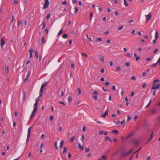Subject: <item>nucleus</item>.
<instances>
[{
  "instance_id": "nucleus-1",
  "label": "nucleus",
  "mask_w": 160,
  "mask_h": 160,
  "mask_svg": "<svg viewBox=\"0 0 160 160\" xmlns=\"http://www.w3.org/2000/svg\"><path fill=\"white\" fill-rule=\"evenodd\" d=\"M32 128V126H31L30 127H29L28 129V136H27V139L26 140V143H27L28 142V141H29V138L30 137V135L31 130V129Z\"/></svg>"
},
{
  "instance_id": "nucleus-2",
  "label": "nucleus",
  "mask_w": 160,
  "mask_h": 160,
  "mask_svg": "<svg viewBox=\"0 0 160 160\" xmlns=\"http://www.w3.org/2000/svg\"><path fill=\"white\" fill-rule=\"evenodd\" d=\"M37 110V108L34 107V109L32 112L30 116V118H32L34 116V115L36 113Z\"/></svg>"
},
{
  "instance_id": "nucleus-3",
  "label": "nucleus",
  "mask_w": 160,
  "mask_h": 160,
  "mask_svg": "<svg viewBox=\"0 0 160 160\" xmlns=\"http://www.w3.org/2000/svg\"><path fill=\"white\" fill-rule=\"evenodd\" d=\"M160 87V84H154V83H153L152 87L151 89V90L152 89H158L159 88V87Z\"/></svg>"
},
{
  "instance_id": "nucleus-4",
  "label": "nucleus",
  "mask_w": 160,
  "mask_h": 160,
  "mask_svg": "<svg viewBox=\"0 0 160 160\" xmlns=\"http://www.w3.org/2000/svg\"><path fill=\"white\" fill-rule=\"evenodd\" d=\"M131 142L137 146H138L139 142L136 139H132L131 140Z\"/></svg>"
},
{
  "instance_id": "nucleus-5",
  "label": "nucleus",
  "mask_w": 160,
  "mask_h": 160,
  "mask_svg": "<svg viewBox=\"0 0 160 160\" xmlns=\"http://www.w3.org/2000/svg\"><path fill=\"white\" fill-rule=\"evenodd\" d=\"M152 16V14L151 12H150L149 14L146 16L147 20V23L150 19Z\"/></svg>"
},
{
  "instance_id": "nucleus-6",
  "label": "nucleus",
  "mask_w": 160,
  "mask_h": 160,
  "mask_svg": "<svg viewBox=\"0 0 160 160\" xmlns=\"http://www.w3.org/2000/svg\"><path fill=\"white\" fill-rule=\"evenodd\" d=\"M49 5V0H45L44 5V8H48Z\"/></svg>"
},
{
  "instance_id": "nucleus-7",
  "label": "nucleus",
  "mask_w": 160,
  "mask_h": 160,
  "mask_svg": "<svg viewBox=\"0 0 160 160\" xmlns=\"http://www.w3.org/2000/svg\"><path fill=\"white\" fill-rule=\"evenodd\" d=\"M39 97H38L36 99V102L34 105V107L38 108V103L40 101Z\"/></svg>"
},
{
  "instance_id": "nucleus-8",
  "label": "nucleus",
  "mask_w": 160,
  "mask_h": 160,
  "mask_svg": "<svg viewBox=\"0 0 160 160\" xmlns=\"http://www.w3.org/2000/svg\"><path fill=\"white\" fill-rule=\"evenodd\" d=\"M108 109H107L104 114H102L101 115V117L103 118H105L108 115Z\"/></svg>"
},
{
  "instance_id": "nucleus-9",
  "label": "nucleus",
  "mask_w": 160,
  "mask_h": 160,
  "mask_svg": "<svg viewBox=\"0 0 160 160\" xmlns=\"http://www.w3.org/2000/svg\"><path fill=\"white\" fill-rule=\"evenodd\" d=\"M131 132V133L129 134L127 136V137L126 138V139L125 140V141L127 139L129 138L132 137L135 134L134 131H132Z\"/></svg>"
},
{
  "instance_id": "nucleus-10",
  "label": "nucleus",
  "mask_w": 160,
  "mask_h": 160,
  "mask_svg": "<svg viewBox=\"0 0 160 160\" xmlns=\"http://www.w3.org/2000/svg\"><path fill=\"white\" fill-rule=\"evenodd\" d=\"M0 42H1V46L2 48H3V46L4 45L5 42L3 38V37H2L1 38V39L0 40Z\"/></svg>"
},
{
  "instance_id": "nucleus-11",
  "label": "nucleus",
  "mask_w": 160,
  "mask_h": 160,
  "mask_svg": "<svg viewBox=\"0 0 160 160\" xmlns=\"http://www.w3.org/2000/svg\"><path fill=\"white\" fill-rule=\"evenodd\" d=\"M99 58L102 62H104V58L103 56H102V55H99Z\"/></svg>"
},
{
  "instance_id": "nucleus-12",
  "label": "nucleus",
  "mask_w": 160,
  "mask_h": 160,
  "mask_svg": "<svg viewBox=\"0 0 160 160\" xmlns=\"http://www.w3.org/2000/svg\"><path fill=\"white\" fill-rule=\"evenodd\" d=\"M47 84H48L47 82H46L45 83H43L41 86V87L40 88V90L43 91V88L45 87L46 86V85H47Z\"/></svg>"
},
{
  "instance_id": "nucleus-13",
  "label": "nucleus",
  "mask_w": 160,
  "mask_h": 160,
  "mask_svg": "<svg viewBox=\"0 0 160 160\" xmlns=\"http://www.w3.org/2000/svg\"><path fill=\"white\" fill-rule=\"evenodd\" d=\"M112 133H115V134L117 135L118 133V131L117 130H114L112 131Z\"/></svg>"
},
{
  "instance_id": "nucleus-14",
  "label": "nucleus",
  "mask_w": 160,
  "mask_h": 160,
  "mask_svg": "<svg viewBox=\"0 0 160 160\" xmlns=\"http://www.w3.org/2000/svg\"><path fill=\"white\" fill-rule=\"evenodd\" d=\"M78 148H80L81 150L82 151L83 148L84 147H82L80 143H79L78 145Z\"/></svg>"
},
{
  "instance_id": "nucleus-15",
  "label": "nucleus",
  "mask_w": 160,
  "mask_h": 160,
  "mask_svg": "<svg viewBox=\"0 0 160 160\" xmlns=\"http://www.w3.org/2000/svg\"><path fill=\"white\" fill-rule=\"evenodd\" d=\"M30 58H31L32 57V53L33 52V50L32 49H30Z\"/></svg>"
},
{
  "instance_id": "nucleus-16",
  "label": "nucleus",
  "mask_w": 160,
  "mask_h": 160,
  "mask_svg": "<svg viewBox=\"0 0 160 160\" xmlns=\"http://www.w3.org/2000/svg\"><path fill=\"white\" fill-rule=\"evenodd\" d=\"M41 41L42 43V44H44L45 42V40L44 39V37H42L41 38Z\"/></svg>"
},
{
  "instance_id": "nucleus-17",
  "label": "nucleus",
  "mask_w": 160,
  "mask_h": 160,
  "mask_svg": "<svg viewBox=\"0 0 160 160\" xmlns=\"http://www.w3.org/2000/svg\"><path fill=\"white\" fill-rule=\"evenodd\" d=\"M121 155L123 157H125L126 156L128 155V154H127V153H125L124 152H121Z\"/></svg>"
},
{
  "instance_id": "nucleus-18",
  "label": "nucleus",
  "mask_w": 160,
  "mask_h": 160,
  "mask_svg": "<svg viewBox=\"0 0 160 160\" xmlns=\"http://www.w3.org/2000/svg\"><path fill=\"white\" fill-rule=\"evenodd\" d=\"M158 32L157 31H156L155 38L156 39H157L158 37Z\"/></svg>"
},
{
  "instance_id": "nucleus-19",
  "label": "nucleus",
  "mask_w": 160,
  "mask_h": 160,
  "mask_svg": "<svg viewBox=\"0 0 160 160\" xmlns=\"http://www.w3.org/2000/svg\"><path fill=\"white\" fill-rule=\"evenodd\" d=\"M64 142V140H62L61 141V142H60V148H62V147L63 146V145Z\"/></svg>"
},
{
  "instance_id": "nucleus-20",
  "label": "nucleus",
  "mask_w": 160,
  "mask_h": 160,
  "mask_svg": "<svg viewBox=\"0 0 160 160\" xmlns=\"http://www.w3.org/2000/svg\"><path fill=\"white\" fill-rule=\"evenodd\" d=\"M43 92V90H40V95H39V96L38 97H39V98H40L42 96Z\"/></svg>"
},
{
  "instance_id": "nucleus-21",
  "label": "nucleus",
  "mask_w": 160,
  "mask_h": 160,
  "mask_svg": "<svg viewBox=\"0 0 160 160\" xmlns=\"http://www.w3.org/2000/svg\"><path fill=\"white\" fill-rule=\"evenodd\" d=\"M67 151V149L66 147H64V150L62 151V152L63 153H65Z\"/></svg>"
},
{
  "instance_id": "nucleus-22",
  "label": "nucleus",
  "mask_w": 160,
  "mask_h": 160,
  "mask_svg": "<svg viewBox=\"0 0 160 160\" xmlns=\"http://www.w3.org/2000/svg\"><path fill=\"white\" fill-rule=\"evenodd\" d=\"M5 72L6 73H8V66L5 67Z\"/></svg>"
},
{
  "instance_id": "nucleus-23",
  "label": "nucleus",
  "mask_w": 160,
  "mask_h": 160,
  "mask_svg": "<svg viewBox=\"0 0 160 160\" xmlns=\"http://www.w3.org/2000/svg\"><path fill=\"white\" fill-rule=\"evenodd\" d=\"M77 91L78 92V95H80L81 94V92L80 89L79 88H77Z\"/></svg>"
},
{
  "instance_id": "nucleus-24",
  "label": "nucleus",
  "mask_w": 160,
  "mask_h": 160,
  "mask_svg": "<svg viewBox=\"0 0 160 160\" xmlns=\"http://www.w3.org/2000/svg\"><path fill=\"white\" fill-rule=\"evenodd\" d=\"M62 37L66 39L68 37V35L67 34H65L62 35Z\"/></svg>"
},
{
  "instance_id": "nucleus-25",
  "label": "nucleus",
  "mask_w": 160,
  "mask_h": 160,
  "mask_svg": "<svg viewBox=\"0 0 160 160\" xmlns=\"http://www.w3.org/2000/svg\"><path fill=\"white\" fill-rule=\"evenodd\" d=\"M158 63H157V62L156 63H154L151 65V67H152L155 68H156V66Z\"/></svg>"
},
{
  "instance_id": "nucleus-26",
  "label": "nucleus",
  "mask_w": 160,
  "mask_h": 160,
  "mask_svg": "<svg viewBox=\"0 0 160 160\" xmlns=\"http://www.w3.org/2000/svg\"><path fill=\"white\" fill-rule=\"evenodd\" d=\"M72 101V97L70 96L68 97V102H71Z\"/></svg>"
},
{
  "instance_id": "nucleus-27",
  "label": "nucleus",
  "mask_w": 160,
  "mask_h": 160,
  "mask_svg": "<svg viewBox=\"0 0 160 160\" xmlns=\"http://www.w3.org/2000/svg\"><path fill=\"white\" fill-rule=\"evenodd\" d=\"M62 33V30L61 29L59 31V33H58V35L59 36Z\"/></svg>"
},
{
  "instance_id": "nucleus-28",
  "label": "nucleus",
  "mask_w": 160,
  "mask_h": 160,
  "mask_svg": "<svg viewBox=\"0 0 160 160\" xmlns=\"http://www.w3.org/2000/svg\"><path fill=\"white\" fill-rule=\"evenodd\" d=\"M42 28L43 29L45 28V26H46V22H42Z\"/></svg>"
},
{
  "instance_id": "nucleus-29",
  "label": "nucleus",
  "mask_w": 160,
  "mask_h": 160,
  "mask_svg": "<svg viewBox=\"0 0 160 160\" xmlns=\"http://www.w3.org/2000/svg\"><path fill=\"white\" fill-rule=\"evenodd\" d=\"M156 112V110L154 109H153L151 111V112L152 114H154Z\"/></svg>"
},
{
  "instance_id": "nucleus-30",
  "label": "nucleus",
  "mask_w": 160,
  "mask_h": 160,
  "mask_svg": "<svg viewBox=\"0 0 160 160\" xmlns=\"http://www.w3.org/2000/svg\"><path fill=\"white\" fill-rule=\"evenodd\" d=\"M160 81L159 80H154L153 81V83H154V84H155L156 83Z\"/></svg>"
},
{
  "instance_id": "nucleus-31",
  "label": "nucleus",
  "mask_w": 160,
  "mask_h": 160,
  "mask_svg": "<svg viewBox=\"0 0 160 160\" xmlns=\"http://www.w3.org/2000/svg\"><path fill=\"white\" fill-rule=\"evenodd\" d=\"M55 148H56V149H57V150L58 149V146H57V142H55Z\"/></svg>"
},
{
  "instance_id": "nucleus-32",
  "label": "nucleus",
  "mask_w": 160,
  "mask_h": 160,
  "mask_svg": "<svg viewBox=\"0 0 160 160\" xmlns=\"http://www.w3.org/2000/svg\"><path fill=\"white\" fill-rule=\"evenodd\" d=\"M22 23V22L20 20H19L18 22V26H19L20 25H21Z\"/></svg>"
},
{
  "instance_id": "nucleus-33",
  "label": "nucleus",
  "mask_w": 160,
  "mask_h": 160,
  "mask_svg": "<svg viewBox=\"0 0 160 160\" xmlns=\"http://www.w3.org/2000/svg\"><path fill=\"white\" fill-rule=\"evenodd\" d=\"M124 4L126 6H128V3H127V2L126 0H124Z\"/></svg>"
},
{
  "instance_id": "nucleus-34",
  "label": "nucleus",
  "mask_w": 160,
  "mask_h": 160,
  "mask_svg": "<svg viewBox=\"0 0 160 160\" xmlns=\"http://www.w3.org/2000/svg\"><path fill=\"white\" fill-rule=\"evenodd\" d=\"M50 14H49L46 17V19L47 20H48L50 18Z\"/></svg>"
},
{
  "instance_id": "nucleus-35",
  "label": "nucleus",
  "mask_w": 160,
  "mask_h": 160,
  "mask_svg": "<svg viewBox=\"0 0 160 160\" xmlns=\"http://www.w3.org/2000/svg\"><path fill=\"white\" fill-rule=\"evenodd\" d=\"M35 57H36V58H38V53L37 52H36V51H35Z\"/></svg>"
},
{
  "instance_id": "nucleus-36",
  "label": "nucleus",
  "mask_w": 160,
  "mask_h": 160,
  "mask_svg": "<svg viewBox=\"0 0 160 160\" xmlns=\"http://www.w3.org/2000/svg\"><path fill=\"white\" fill-rule=\"evenodd\" d=\"M142 147H140L138 150H137V151H136V152H135L133 154H134L136 153H137V152H138L139 151L142 149Z\"/></svg>"
},
{
  "instance_id": "nucleus-37",
  "label": "nucleus",
  "mask_w": 160,
  "mask_h": 160,
  "mask_svg": "<svg viewBox=\"0 0 160 160\" xmlns=\"http://www.w3.org/2000/svg\"><path fill=\"white\" fill-rule=\"evenodd\" d=\"M74 139H75V137L74 136H73L70 139V142H73Z\"/></svg>"
},
{
  "instance_id": "nucleus-38",
  "label": "nucleus",
  "mask_w": 160,
  "mask_h": 160,
  "mask_svg": "<svg viewBox=\"0 0 160 160\" xmlns=\"http://www.w3.org/2000/svg\"><path fill=\"white\" fill-rule=\"evenodd\" d=\"M82 136L81 138V140L82 142H83L84 139V135H82Z\"/></svg>"
},
{
  "instance_id": "nucleus-39",
  "label": "nucleus",
  "mask_w": 160,
  "mask_h": 160,
  "mask_svg": "<svg viewBox=\"0 0 160 160\" xmlns=\"http://www.w3.org/2000/svg\"><path fill=\"white\" fill-rule=\"evenodd\" d=\"M74 9H75V11H74V13H77V12L78 11V8L77 7H75L74 8Z\"/></svg>"
},
{
  "instance_id": "nucleus-40",
  "label": "nucleus",
  "mask_w": 160,
  "mask_h": 160,
  "mask_svg": "<svg viewBox=\"0 0 160 160\" xmlns=\"http://www.w3.org/2000/svg\"><path fill=\"white\" fill-rule=\"evenodd\" d=\"M112 89L113 91H115L116 90V86L115 85H113L112 88Z\"/></svg>"
},
{
  "instance_id": "nucleus-41",
  "label": "nucleus",
  "mask_w": 160,
  "mask_h": 160,
  "mask_svg": "<svg viewBox=\"0 0 160 160\" xmlns=\"http://www.w3.org/2000/svg\"><path fill=\"white\" fill-rule=\"evenodd\" d=\"M102 158L104 160H106L107 158V157L106 156H102Z\"/></svg>"
},
{
  "instance_id": "nucleus-42",
  "label": "nucleus",
  "mask_w": 160,
  "mask_h": 160,
  "mask_svg": "<svg viewBox=\"0 0 160 160\" xmlns=\"http://www.w3.org/2000/svg\"><path fill=\"white\" fill-rule=\"evenodd\" d=\"M132 117H130L129 115H128L127 121H130L132 119Z\"/></svg>"
},
{
  "instance_id": "nucleus-43",
  "label": "nucleus",
  "mask_w": 160,
  "mask_h": 160,
  "mask_svg": "<svg viewBox=\"0 0 160 160\" xmlns=\"http://www.w3.org/2000/svg\"><path fill=\"white\" fill-rule=\"evenodd\" d=\"M133 150V149H132L130 151H129L127 153L128 155L130 154L132 152Z\"/></svg>"
},
{
  "instance_id": "nucleus-44",
  "label": "nucleus",
  "mask_w": 160,
  "mask_h": 160,
  "mask_svg": "<svg viewBox=\"0 0 160 160\" xmlns=\"http://www.w3.org/2000/svg\"><path fill=\"white\" fill-rule=\"evenodd\" d=\"M116 68V70H117V71H119L120 70V67L119 66L117 67Z\"/></svg>"
},
{
  "instance_id": "nucleus-45",
  "label": "nucleus",
  "mask_w": 160,
  "mask_h": 160,
  "mask_svg": "<svg viewBox=\"0 0 160 160\" xmlns=\"http://www.w3.org/2000/svg\"><path fill=\"white\" fill-rule=\"evenodd\" d=\"M93 15L92 12H91L90 14V20H91L92 19V16Z\"/></svg>"
},
{
  "instance_id": "nucleus-46",
  "label": "nucleus",
  "mask_w": 160,
  "mask_h": 160,
  "mask_svg": "<svg viewBox=\"0 0 160 160\" xmlns=\"http://www.w3.org/2000/svg\"><path fill=\"white\" fill-rule=\"evenodd\" d=\"M98 93V92L97 91H94V92L92 93L93 94H97Z\"/></svg>"
},
{
  "instance_id": "nucleus-47",
  "label": "nucleus",
  "mask_w": 160,
  "mask_h": 160,
  "mask_svg": "<svg viewBox=\"0 0 160 160\" xmlns=\"http://www.w3.org/2000/svg\"><path fill=\"white\" fill-rule=\"evenodd\" d=\"M92 98L94 100H96L97 99V95L94 96Z\"/></svg>"
},
{
  "instance_id": "nucleus-48",
  "label": "nucleus",
  "mask_w": 160,
  "mask_h": 160,
  "mask_svg": "<svg viewBox=\"0 0 160 160\" xmlns=\"http://www.w3.org/2000/svg\"><path fill=\"white\" fill-rule=\"evenodd\" d=\"M89 149H90L89 148H85V151H86V152H88L89 151Z\"/></svg>"
},
{
  "instance_id": "nucleus-49",
  "label": "nucleus",
  "mask_w": 160,
  "mask_h": 160,
  "mask_svg": "<svg viewBox=\"0 0 160 160\" xmlns=\"http://www.w3.org/2000/svg\"><path fill=\"white\" fill-rule=\"evenodd\" d=\"M53 119V116L52 115H51L50 116V121H52Z\"/></svg>"
},
{
  "instance_id": "nucleus-50",
  "label": "nucleus",
  "mask_w": 160,
  "mask_h": 160,
  "mask_svg": "<svg viewBox=\"0 0 160 160\" xmlns=\"http://www.w3.org/2000/svg\"><path fill=\"white\" fill-rule=\"evenodd\" d=\"M123 28V26H121L119 27H118V30H121Z\"/></svg>"
},
{
  "instance_id": "nucleus-51",
  "label": "nucleus",
  "mask_w": 160,
  "mask_h": 160,
  "mask_svg": "<svg viewBox=\"0 0 160 160\" xmlns=\"http://www.w3.org/2000/svg\"><path fill=\"white\" fill-rule=\"evenodd\" d=\"M109 82H106L105 83V86H107L109 84Z\"/></svg>"
},
{
  "instance_id": "nucleus-52",
  "label": "nucleus",
  "mask_w": 160,
  "mask_h": 160,
  "mask_svg": "<svg viewBox=\"0 0 160 160\" xmlns=\"http://www.w3.org/2000/svg\"><path fill=\"white\" fill-rule=\"evenodd\" d=\"M114 122L117 124H118L120 123V122L119 121H114Z\"/></svg>"
},
{
  "instance_id": "nucleus-53",
  "label": "nucleus",
  "mask_w": 160,
  "mask_h": 160,
  "mask_svg": "<svg viewBox=\"0 0 160 160\" xmlns=\"http://www.w3.org/2000/svg\"><path fill=\"white\" fill-rule=\"evenodd\" d=\"M81 54L83 56H85L86 57H88V55L84 53H82Z\"/></svg>"
},
{
  "instance_id": "nucleus-54",
  "label": "nucleus",
  "mask_w": 160,
  "mask_h": 160,
  "mask_svg": "<svg viewBox=\"0 0 160 160\" xmlns=\"http://www.w3.org/2000/svg\"><path fill=\"white\" fill-rule=\"evenodd\" d=\"M102 39L101 38H98L96 39V41L97 42L98 41H102Z\"/></svg>"
},
{
  "instance_id": "nucleus-55",
  "label": "nucleus",
  "mask_w": 160,
  "mask_h": 160,
  "mask_svg": "<svg viewBox=\"0 0 160 160\" xmlns=\"http://www.w3.org/2000/svg\"><path fill=\"white\" fill-rule=\"evenodd\" d=\"M104 132L103 131H100L99 132V133L100 135H101L103 134Z\"/></svg>"
},
{
  "instance_id": "nucleus-56",
  "label": "nucleus",
  "mask_w": 160,
  "mask_h": 160,
  "mask_svg": "<svg viewBox=\"0 0 160 160\" xmlns=\"http://www.w3.org/2000/svg\"><path fill=\"white\" fill-rule=\"evenodd\" d=\"M22 44H23L24 45V46H25L26 44V42L24 41H23L22 42Z\"/></svg>"
},
{
  "instance_id": "nucleus-57",
  "label": "nucleus",
  "mask_w": 160,
  "mask_h": 160,
  "mask_svg": "<svg viewBox=\"0 0 160 160\" xmlns=\"http://www.w3.org/2000/svg\"><path fill=\"white\" fill-rule=\"evenodd\" d=\"M151 102V101L150 100L149 102V103H148V104L147 105V106H146V108H148L150 105V103Z\"/></svg>"
},
{
  "instance_id": "nucleus-58",
  "label": "nucleus",
  "mask_w": 160,
  "mask_h": 160,
  "mask_svg": "<svg viewBox=\"0 0 160 160\" xmlns=\"http://www.w3.org/2000/svg\"><path fill=\"white\" fill-rule=\"evenodd\" d=\"M126 65L127 67H129L130 66L129 63L128 62H127L126 63Z\"/></svg>"
},
{
  "instance_id": "nucleus-59",
  "label": "nucleus",
  "mask_w": 160,
  "mask_h": 160,
  "mask_svg": "<svg viewBox=\"0 0 160 160\" xmlns=\"http://www.w3.org/2000/svg\"><path fill=\"white\" fill-rule=\"evenodd\" d=\"M26 92L24 90H23V93H22L23 96H26Z\"/></svg>"
},
{
  "instance_id": "nucleus-60",
  "label": "nucleus",
  "mask_w": 160,
  "mask_h": 160,
  "mask_svg": "<svg viewBox=\"0 0 160 160\" xmlns=\"http://www.w3.org/2000/svg\"><path fill=\"white\" fill-rule=\"evenodd\" d=\"M58 103H60V104H62L63 105H65V103L64 102H58Z\"/></svg>"
},
{
  "instance_id": "nucleus-61",
  "label": "nucleus",
  "mask_w": 160,
  "mask_h": 160,
  "mask_svg": "<svg viewBox=\"0 0 160 160\" xmlns=\"http://www.w3.org/2000/svg\"><path fill=\"white\" fill-rule=\"evenodd\" d=\"M71 154L70 152L68 153V157L69 158H71Z\"/></svg>"
},
{
  "instance_id": "nucleus-62",
  "label": "nucleus",
  "mask_w": 160,
  "mask_h": 160,
  "mask_svg": "<svg viewBox=\"0 0 160 160\" xmlns=\"http://www.w3.org/2000/svg\"><path fill=\"white\" fill-rule=\"evenodd\" d=\"M62 4H63V5H66L67 4V2H66V1H64V2H62Z\"/></svg>"
},
{
  "instance_id": "nucleus-63",
  "label": "nucleus",
  "mask_w": 160,
  "mask_h": 160,
  "mask_svg": "<svg viewBox=\"0 0 160 160\" xmlns=\"http://www.w3.org/2000/svg\"><path fill=\"white\" fill-rule=\"evenodd\" d=\"M65 15V14H64V13H61L59 15V18H60L61 17L63 16H64Z\"/></svg>"
},
{
  "instance_id": "nucleus-64",
  "label": "nucleus",
  "mask_w": 160,
  "mask_h": 160,
  "mask_svg": "<svg viewBox=\"0 0 160 160\" xmlns=\"http://www.w3.org/2000/svg\"><path fill=\"white\" fill-rule=\"evenodd\" d=\"M157 63H158L160 64V56L158 59V61L157 62Z\"/></svg>"
}]
</instances>
